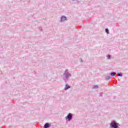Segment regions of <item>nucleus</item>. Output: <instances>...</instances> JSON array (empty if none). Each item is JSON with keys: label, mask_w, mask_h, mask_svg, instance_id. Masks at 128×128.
<instances>
[{"label": "nucleus", "mask_w": 128, "mask_h": 128, "mask_svg": "<svg viewBox=\"0 0 128 128\" xmlns=\"http://www.w3.org/2000/svg\"><path fill=\"white\" fill-rule=\"evenodd\" d=\"M110 126H112V128H118V123L116 122H114V121H112L110 123Z\"/></svg>", "instance_id": "obj_1"}, {"label": "nucleus", "mask_w": 128, "mask_h": 128, "mask_svg": "<svg viewBox=\"0 0 128 128\" xmlns=\"http://www.w3.org/2000/svg\"><path fill=\"white\" fill-rule=\"evenodd\" d=\"M72 118V114H69L68 116L66 117V118H68V120H70Z\"/></svg>", "instance_id": "obj_2"}, {"label": "nucleus", "mask_w": 128, "mask_h": 128, "mask_svg": "<svg viewBox=\"0 0 128 128\" xmlns=\"http://www.w3.org/2000/svg\"><path fill=\"white\" fill-rule=\"evenodd\" d=\"M61 20L62 22H64V20H66V17L64 16H62L61 18Z\"/></svg>", "instance_id": "obj_3"}, {"label": "nucleus", "mask_w": 128, "mask_h": 128, "mask_svg": "<svg viewBox=\"0 0 128 128\" xmlns=\"http://www.w3.org/2000/svg\"><path fill=\"white\" fill-rule=\"evenodd\" d=\"M50 124L48 123H46L44 125V128H50Z\"/></svg>", "instance_id": "obj_4"}, {"label": "nucleus", "mask_w": 128, "mask_h": 128, "mask_svg": "<svg viewBox=\"0 0 128 128\" xmlns=\"http://www.w3.org/2000/svg\"><path fill=\"white\" fill-rule=\"evenodd\" d=\"M70 86L66 84V86L64 88V90H68V88H70Z\"/></svg>", "instance_id": "obj_5"}, {"label": "nucleus", "mask_w": 128, "mask_h": 128, "mask_svg": "<svg viewBox=\"0 0 128 128\" xmlns=\"http://www.w3.org/2000/svg\"><path fill=\"white\" fill-rule=\"evenodd\" d=\"M114 74H116V72H114L111 73V76H114Z\"/></svg>", "instance_id": "obj_6"}, {"label": "nucleus", "mask_w": 128, "mask_h": 128, "mask_svg": "<svg viewBox=\"0 0 128 128\" xmlns=\"http://www.w3.org/2000/svg\"><path fill=\"white\" fill-rule=\"evenodd\" d=\"M118 76H122V73H118Z\"/></svg>", "instance_id": "obj_7"}, {"label": "nucleus", "mask_w": 128, "mask_h": 128, "mask_svg": "<svg viewBox=\"0 0 128 128\" xmlns=\"http://www.w3.org/2000/svg\"><path fill=\"white\" fill-rule=\"evenodd\" d=\"M106 34H109V32H108V29L106 28Z\"/></svg>", "instance_id": "obj_8"}, {"label": "nucleus", "mask_w": 128, "mask_h": 128, "mask_svg": "<svg viewBox=\"0 0 128 128\" xmlns=\"http://www.w3.org/2000/svg\"><path fill=\"white\" fill-rule=\"evenodd\" d=\"M110 76H108L107 78H106V80H110Z\"/></svg>", "instance_id": "obj_9"}, {"label": "nucleus", "mask_w": 128, "mask_h": 128, "mask_svg": "<svg viewBox=\"0 0 128 128\" xmlns=\"http://www.w3.org/2000/svg\"><path fill=\"white\" fill-rule=\"evenodd\" d=\"M107 58H110V56L108 55Z\"/></svg>", "instance_id": "obj_10"}]
</instances>
